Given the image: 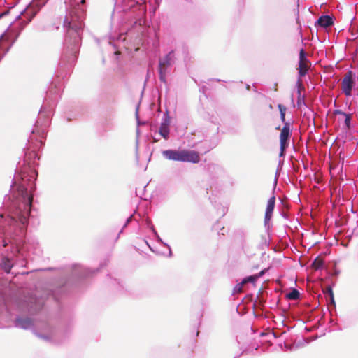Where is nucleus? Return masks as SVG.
I'll return each mask as SVG.
<instances>
[{
    "label": "nucleus",
    "mask_w": 358,
    "mask_h": 358,
    "mask_svg": "<svg viewBox=\"0 0 358 358\" xmlns=\"http://www.w3.org/2000/svg\"><path fill=\"white\" fill-rule=\"evenodd\" d=\"M303 64H299V78H301L302 77L305 76L307 73V69H302Z\"/></svg>",
    "instance_id": "obj_26"
},
{
    "label": "nucleus",
    "mask_w": 358,
    "mask_h": 358,
    "mask_svg": "<svg viewBox=\"0 0 358 358\" xmlns=\"http://www.w3.org/2000/svg\"><path fill=\"white\" fill-rule=\"evenodd\" d=\"M283 164H284V160L283 159H282V160L280 159L279 162H278V166L277 171L275 173V183L277 182L278 178V171L282 169V166H283Z\"/></svg>",
    "instance_id": "obj_27"
},
{
    "label": "nucleus",
    "mask_w": 358,
    "mask_h": 358,
    "mask_svg": "<svg viewBox=\"0 0 358 358\" xmlns=\"http://www.w3.org/2000/svg\"><path fill=\"white\" fill-rule=\"evenodd\" d=\"M15 327L23 329H31L33 326V321L29 317H22L20 316H17L14 322Z\"/></svg>",
    "instance_id": "obj_10"
},
{
    "label": "nucleus",
    "mask_w": 358,
    "mask_h": 358,
    "mask_svg": "<svg viewBox=\"0 0 358 358\" xmlns=\"http://www.w3.org/2000/svg\"><path fill=\"white\" fill-rule=\"evenodd\" d=\"M280 120L282 121V122H283L285 124V122H287L285 121V114H280Z\"/></svg>",
    "instance_id": "obj_35"
},
{
    "label": "nucleus",
    "mask_w": 358,
    "mask_h": 358,
    "mask_svg": "<svg viewBox=\"0 0 358 358\" xmlns=\"http://www.w3.org/2000/svg\"><path fill=\"white\" fill-rule=\"evenodd\" d=\"M221 231H222V235H224V231H225V229H224V227H223V228L221 229Z\"/></svg>",
    "instance_id": "obj_40"
},
{
    "label": "nucleus",
    "mask_w": 358,
    "mask_h": 358,
    "mask_svg": "<svg viewBox=\"0 0 358 358\" xmlns=\"http://www.w3.org/2000/svg\"><path fill=\"white\" fill-rule=\"evenodd\" d=\"M175 62V53L173 50L169 51L163 58L159 60V78L161 82L166 83L167 69Z\"/></svg>",
    "instance_id": "obj_5"
},
{
    "label": "nucleus",
    "mask_w": 358,
    "mask_h": 358,
    "mask_svg": "<svg viewBox=\"0 0 358 358\" xmlns=\"http://www.w3.org/2000/svg\"><path fill=\"white\" fill-rule=\"evenodd\" d=\"M145 224H146L147 227L150 229H151V226H153L151 221L149 219H146Z\"/></svg>",
    "instance_id": "obj_31"
},
{
    "label": "nucleus",
    "mask_w": 358,
    "mask_h": 358,
    "mask_svg": "<svg viewBox=\"0 0 358 358\" xmlns=\"http://www.w3.org/2000/svg\"><path fill=\"white\" fill-rule=\"evenodd\" d=\"M278 108L280 111V114H285L287 108L282 104H278Z\"/></svg>",
    "instance_id": "obj_29"
},
{
    "label": "nucleus",
    "mask_w": 358,
    "mask_h": 358,
    "mask_svg": "<svg viewBox=\"0 0 358 358\" xmlns=\"http://www.w3.org/2000/svg\"><path fill=\"white\" fill-rule=\"evenodd\" d=\"M300 35L302 36L301 29H300Z\"/></svg>",
    "instance_id": "obj_45"
},
{
    "label": "nucleus",
    "mask_w": 358,
    "mask_h": 358,
    "mask_svg": "<svg viewBox=\"0 0 358 358\" xmlns=\"http://www.w3.org/2000/svg\"><path fill=\"white\" fill-rule=\"evenodd\" d=\"M159 134L165 140L169 139V134H170L169 126L160 124V127L159 129Z\"/></svg>",
    "instance_id": "obj_13"
},
{
    "label": "nucleus",
    "mask_w": 358,
    "mask_h": 358,
    "mask_svg": "<svg viewBox=\"0 0 358 358\" xmlns=\"http://www.w3.org/2000/svg\"><path fill=\"white\" fill-rule=\"evenodd\" d=\"M131 12L134 15V26L126 33L120 34L117 36H111L109 45H112L115 50L117 49L116 45L113 44L115 41H124L127 37L132 38V35L136 33L135 43L137 44H143L145 42V38L148 28L146 27V0H122L121 4L115 3L113 17H115V13L121 12Z\"/></svg>",
    "instance_id": "obj_2"
},
{
    "label": "nucleus",
    "mask_w": 358,
    "mask_h": 358,
    "mask_svg": "<svg viewBox=\"0 0 358 358\" xmlns=\"http://www.w3.org/2000/svg\"><path fill=\"white\" fill-rule=\"evenodd\" d=\"M266 272V270L261 271L257 275H255V276H258V278L262 277Z\"/></svg>",
    "instance_id": "obj_36"
},
{
    "label": "nucleus",
    "mask_w": 358,
    "mask_h": 358,
    "mask_svg": "<svg viewBox=\"0 0 358 358\" xmlns=\"http://www.w3.org/2000/svg\"><path fill=\"white\" fill-rule=\"evenodd\" d=\"M325 294L327 295V297L329 298L331 302L334 304V293L333 290L331 287H327L324 292Z\"/></svg>",
    "instance_id": "obj_18"
},
{
    "label": "nucleus",
    "mask_w": 358,
    "mask_h": 358,
    "mask_svg": "<svg viewBox=\"0 0 358 358\" xmlns=\"http://www.w3.org/2000/svg\"><path fill=\"white\" fill-rule=\"evenodd\" d=\"M132 219H133V215H130V216L127 219V220H126V222H125V223H124V226L122 227V229L120 230V231L119 234H121V233L123 231V230H124V229L127 227V225H128V224L131 222Z\"/></svg>",
    "instance_id": "obj_28"
},
{
    "label": "nucleus",
    "mask_w": 358,
    "mask_h": 358,
    "mask_svg": "<svg viewBox=\"0 0 358 358\" xmlns=\"http://www.w3.org/2000/svg\"><path fill=\"white\" fill-rule=\"evenodd\" d=\"M8 13V11L3 12L2 13H0V19L7 15Z\"/></svg>",
    "instance_id": "obj_38"
},
{
    "label": "nucleus",
    "mask_w": 358,
    "mask_h": 358,
    "mask_svg": "<svg viewBox=\"0 0 358 358\" xmlns=\"http://www.w3.org/2000/svg\"><path fill=\"white\" fill-rule=\"evenodd\" d=\"M257 279L258 276H255V275H253L245 277L242 280L244 282V284H246L248 282L255 283Z\"/></svg>",
    "instance_id": "obj_21"
},
{
    "label": "nucleus",
    "mask_w": 358,
    "mask_h": 358,
    "mask_svg": "<svg viewBox=\"0 0 358 358\" xmlns=\"http://www.w3.org/2000/svg\"><path fill=\"white\" fill-rule=\"evenodd\" d=\"M296 85H297V88H298L297 89V94H298L297 104H298V106H300L301 103V101H303V97H302V96H301V90L304 89V87L302 85V81H301V80H300V78H298Z\"/></svg>",
    "instance_id": "obj_14"
},
{
    "label": "nucleus",
    "mask_w": 358,
    "mask_h": 358,
    "mask_svg": "<svg viewBox=\"0 0 358 358\" xmlns=\"http://www.w3.org/2000/svg\"><path fill=\"white\" fill-rule=\"evenodd\" d=\"M43 332L36 331V335L48 342L58 343L62 342L60 338L61 331L52 327L49 322H45L42 324Z\"/></svg>",
    "instance_id": "obj_4"
},
{
    "label": "nucleus",
    "mask_w": 358,
    "mask_h": 358,
    "mask_svg": "<svg viewBox=\"0 0 358 358\" xmlns=\"http://www.w3.org/2000/svg\"><path fill=\"white\" fill-rule=\"evenodd\" d=\"M334 113L335 115H341L344 116V115H345V113H345V112L342 111L341 110L337 109V110H334Z\"/></svg>",
    "instance_id": "obj_30"
},
{
    "label": "nucleus",
    "mask_w": 358,
    "mask_h": 358,
    "mask_svg": "<svg viewBox=\"0 0 358 358\" xmlns=\"http://www.w3.org/2000/svg\"><path fill=\"white\" fill-rule=\"evenodd\" d=\"M115 55H117V54H118V51H117V50H115Z\"/></svg>",
    "instance_id": "obj_44"
},
{
    "label": "nucleus",
    "mask_w": 358,
    "mask_h": 358,
    "mask_svg": "<svg viewBox=\"0 0 358 358\" xmlns=\"http://www.w3.org/2000/svg\"><path fill=\"white\" fill-rule=\"evenodd\" d=\"M170 117H169V113L168 111L166 110L164 115H163V117H162V122L160 124H164V125H167V126H169L170 125Z\"/></svg>",
    "instance_id": "obj_20"
},
{
    "label": "nucleus",
    "mask_w": 358,
    "mask_h": 358,
    "mask_svg": "<svg viewBox=\"0 0 358 358\" xmlns=\"http://www.w3.org/2000/svg\"><path fill=\"white\" fill-rule=\"evenodd\" d=\"M206 89V87H205V86H203V87H201V90H202V92H203V93L205 92Z\"/></svg>",
    "instance_id": "obj_39"
},
{
    "label": "nucleus",
    "mask_w": 358,
    "mask_h": 358,
    "mask_svg": "<svg viewBox=\"0 0 358 358\" xmlns=\"http://www.w3.org/2000/svg\"><path fill=\"white\" fill-rule=\"evenodd\" d=\"M351 224L352 234L355 236H358V221H356L355 223H352Z\"/></svg>",
    "instance_id": "obj_24"
},
{
    "label": "nucleus",
    "mask_w": 358,
    "mask_h": 358,
    "mask_svg": "<svg viewBox=\"0 0 358 358\" xmlns=\"http://www.w3.org/2000/svg\"><path fill=\"white\" fill-rule=\"evenodd\" d=\"M138 108H136V119H137L138 124L139 125L141 123H140L139 120H138Z\"/></svg>",
    "instance_id": "obj_37"
},
{
    "label": "nucleus",
    "mask_w": 358,
    "mask_h": 358,
    "mask_svg": "<svg viewBox=\"0 0 358 358\" xmlns=\"http://www.w3.org/2000/svg\"><path fill=\"white\" fill-rule=\"evenodd\" d=\"M64 289V287H60L59 290V291H62Z\"/></svg>",
    "instance_id": "obj_43"
},
{
    "label": "nucleus",
    "mask_w": 358,
    "mask_h": 358,
    "mask_svg": "<svg viewBox=\"0 0 358 358\" xmlns=\"http://www.w3.org/2000/svg\"><path fill=\"white\" fill-rule=\"evenodd\" d=\"M26 310H23L30 315H34L41 310L43 307V302L41 300L31 299L30 303H25Z\"/></svg>",
    "instance_id": "obj_9"
},
{
    "label": "nucleus",
    "mask_w": 358,
    "mask_h": 358,
    "mask_svg": "<svg viewBox=\"0 0 358 358\" xmlns=\"http://www.w3.org/2000/svg\"><path fill=\"white\" fill-rule=\"evenodd\" d=\"M96 271L85 268L82 266H78L75 268L73 273L79 278H87L92 275Z\"/></svg>",
    "instance_id": "obj_12"
},
{
    "label": "nucleus",
    "mask_w": 358,
    "mask_h": 358,
    "mask_svg": "<svg viewBox=\"0 0 358 358\" xmlns=\"http://www.w3.org/2000/svg\"><path fill=\"white\" fill-rule=\"evenodd\" d=\"M334 24V21L332 17L328 15H321L317 20L315 22V26L322 27V28H327L331 26Z\"/></svg>",
    "instance_id": "obj_11"
},
{
    "label": "nucleus",
    "mask_w": 358,
    "mask_h": 358,
    "mask_svg": "<svg viewBox=\"0 0 358 358\" xmlns=\"http://www.w3.org/2000/svg\"><path fill=\"white\" fill-rule=\"evenodd\" d=\"M140 134V130L138 128L136 129V159L137 163H138V136Z\"/></svg>",
    "instance_id": "obj_25"
},
{
    "label": "nucleus",
    "mask_w": 358,
    "mask_h": 358,
    "mask_svg": "<svg viewBox=\"0 0 358 358\" xmlns=\"http://www.w3.org/2000/svg\"><path fill=\"white\" fill-rule=\"evenodd\" d=\"M344 124L345 127L349 129L351 127V120H352V115L349 113H345Z\"/></svg>",
    "instance_id": "obj_19"
},
{
    "label": "nucleus",
    "mask_w": 358,
    "mask_h": 358,
    "mask_svg": "<svg viewBox=\"0 0 358 358\" xmlns=\"http://www.w3.org/2000/svg\"><path fill=\"white\" fill-rule=\"evenodd\" d=\"M162 155L169 160L198 163L200 160L199 154L194 150H166L162 151Z\"/></svg>",
    "instance_id": "obj_3"
},
{
    "label": "nucleus",
    "mask_w": 358,
    "mask_h": 358,
    "mask_svg": "<svg viewBox=\"0 0 358 358\" xmlns=\"http://www.w3.org/2000/svg\"><path fill=\"white\" fill-rule=\"evenodd\" d=\"M290 136L291 124L289 122H285L280 134V157L285 156V150L289 146Z\"/></svg>",
    "instance_id": "obj_6"
},
{
    "label": "nucleus",
    "mask_w": 358,
    "mask_h": 358,
    "mask_svg": "<svg viewBox=\"0 0 358 358\" xmlns=\"http://www.w3.org/2000/svg\"><path fill=\"white\" fill-rule=\"evenodd\" d=\"M228 210V208L227 207L222 206V210H221V215L222 216H224Z\"/></svg>",
    "instance_id": "obj_32"
},
{
    "label": "nucleus",
    "mask_w": 358,
    "mask_h": 358,
    "mask_svg": "<svg viewBox=\"0 0 358 358\" xmlns=\"http://www.w3.org/2000/svg\"><path fill=\"white\" fill-rule=\"evenodd\" d=\"M355 84V80L352 76V72L348 71L342 80V90L347 96H351L352 90Z\"/></svg>",
    "instance_id": "obj_8"
},
{
    "label": "nucleus",
    "mask_w": 358,
    "mask_h": 358,
    "mask_svg": "<svg viewBox=\"0 0 358 358\" xmlns=\"http://www.w3.org/2000/svg\"><path fill=\"white\" fill-rule=\"evenodd\" d=\"M275 203V196H273L268 201L264 216V227L266 228V232L268 233V236H269V231L272 227L271 220L272 217L273 212L274 210Z\"/></svg>",
    "instance_id": "obj_7"
},
{
    "label": "nucleus",
    "mask_w": 358,
    "mask_h": 358,
    "mask_svg": "<svg viewBox=\"0 0 358 358\" xmlns=\"http://www.w3.org/2000/svg\"><path fill=\"white\" fill-rule=\"evenodd\" d=\"M50 124H34L29 145L24 152L22 164L16 168L15 178L11 184V192L6 195L3 203L6 213H0V239L3 247L13 245V256H3L1 268L9 273L14 266L13 257L21 252L25 243L27 228L31 215L35 180L37 177L36 166L39 160L36 150L44 144L45 134Z\"/></svg>",
    "instance_id": "obj_1"
},
{
    "label": "nucleus",
    "mask_w": 358,
    "mask_h": 358,
    "mask_svg": "<svg viewBox=\"0 0 358 358\" xmlns=\"http://www.w3.org/2000/svg\"><path fill=\"white\" fill-rule=\"evenodd\" d=\"M357 95H358V92H357Z\"/></svg>",
    "instance_id": "obj_46"
},
{
    "label": "nucleus",
    "mask_w": 358,
    "mask_h": 358,
    "mask_svg": "<svg viewBox=\"0 0 358 358\" xmlns=\"http://www.w3.org/2000/svg\"><path fill=\"white\" fill-rule=\"evenodd\" d=\"M159 141V139H157V138H154V141H155V142H157V141Z\"/></svg>",
    "instance_id": "obj_42"
},
{
    "label": "nucleus",
    "mask_w": 358,
    "mask_h": 358,
    "mask_svg": "<svg viewBox=\"0 0 358 358\" xmlns=\"http://www.w3.org/2000/svg\"><path fill=\"white\" fill-rule=\"evenodd\" d=\"M302 69H306V66L303 63Z\"/></svg>",
    "instance_id": "obj_41"
},
{
    "label": "nucleus",
    "mask_w": 358,
    "mask_h": 358,
    "mask_svg": "<svg viewBox=\"0 0 358 358\" xmlns=\"http://www.w3.org/2000/svg\"><path fill=\"white\" fill-rule=\"evenodd\" d=\"M324 262L322 259L317 257L313 262V267L316 269H320L323 267Z\"/></svg>",
    "instance_id": "obj_17"
},
{
    "label": "nucleus",
    "mask_w": 358,
    "mask_h": 358,
    "mask_svg": "<svg viewBox=\"0 0 358 358\" xmlns=\"http://www.w3.org/2000/svg\"><path fill=\"white\" fill-rule=\"evenodd\" d=\"M244 282H243V280L236 284V286L234 287V289H233V294H238V293H240L243 291V287L244 285Z\"/></svg>",
    "instance_id": "obj_22"
},
{
    "label": "nucleus",
    "mask_w": 358,
    "mask_h": 358,
    "mask_svg": "<svg viewBox=\"0 0 358 358\" xmlns=\"http://www.w3.org/2000/svg\"><path fill=\"white\" fill-rule=\"evenodd\" d=\"M299 296H300V293L296 289H293L291 292H289L287 294V298L289 299H291V300H296L299 298Z\"/></svg>",
    "instance_id": "obj_16"
},
{
    "label": "nucleus",
    "mask_w": 358,
    "mask_h": 358,
    "mask_svg": "<svg viewBox=\"0 0 358 358\" xmlns=\"http://www.w3.org/2000/svg\"><path fill=\"white\" fill-rule=\"evenodd\" d=\"M262 239L264 240V245L265 247H268L269 243L268 242L266 237L262 236Z\"/></svg>",
    "instance_id": "obj_34"
},
{
    "label": "nucleus",
    "mask_w": 358,
    "mask_h": 358,
    "mask_svg": "<svg viewBox=\"0 0 358 358\" xmlns=\"http://www.w3.org/2000/svg\"><path fill=\"white\" fill-rule=\"evenodd\" d=\"M151 231H152L153 234L155 235V236L157 238V241L159 242V243H161L162 245H164V246H166L169 249V256L171 257L172 255V252H171V247L166 243H164L162 238H160V236H159V234H157V231L155 230L154 226H151Z\"/></svg>",
    "instance_id": "obj_15"
},
{
    "label": "nucleus",
    "mask_w": 358,
    "mask_h": 358,
    "mask_svg": "<svg viewBox=\"0 0 358 358\" xmlns=\"http://www.w3.org/2000/svg\"><path fill=\"white\" fill-rule=\"evenodd\" d=\"M51 295H52V296L54 300H55L57 301H59V298H58V296L57 295L56 292H53Z\"/></svg>",
    "instance_id": "obj_33"
},
{
    "label": "nucleus",
    "mask_w": 358,
    "mask_h": 358,
    "mask_svg": "<svg viewBox=\"0 0 358 358\" xmlns=\"http://www.w3.org/2000/svg\"><path fill=\"white\" fill-rule=\"evenodd\" d=\"M306 60V53L305 50L301 48L299 51V64H303V62Z\"/></svg>",
    "instance_id": "obj_23"
}]
</instances>
